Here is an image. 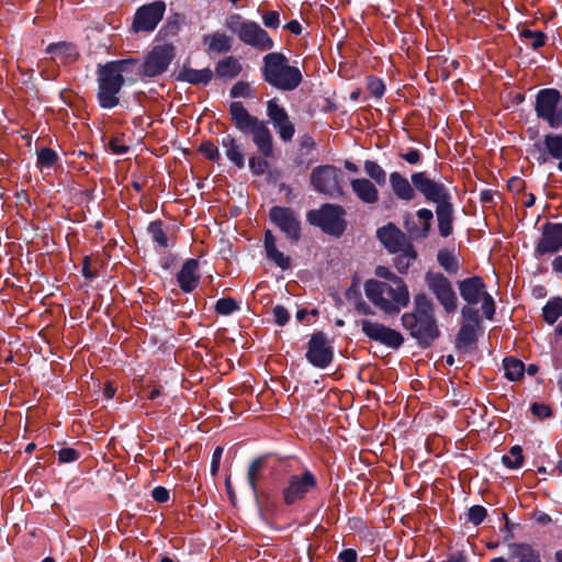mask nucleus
Segmentation results:
<instances>
[{
    "label": "nucleus",
    "mask_w": 562,
    "mask_h": 562,
    "mask_svg": "<svg viewBox=\"0 0 562 562\" xmlns=\"http://www.w3.org/2000/svg\"><path fill=\"white\" fill-rule=\"evenodd\" d=\"M520 37L526 41L533 49H538L546 44V35L540 31H531L529 29H524L520 32Z\"/></svg>",
    "instance_id": "obj_40"
},
{
    "label": "nucleus",
    "mask_w": 562,
    "mask_h": 562,
    "mask_svg": "<svg viewBox=\"0 0 562 562\" xmlns=\"http://www.w3.org/2000/svg\"><path fill=\"white\" fill-rule=\"evenodd\" d=\"M229 114L235 126L243 133H248L260 121L258 117L249 114L239 101L231 103Z\"/></svg>",
    "instance_id": "obj_23"
},
{
    "label": "nucleus",
    "mask_w": 562,
    "mask_h": 562,
    "mask_svg": "<svg viewBox=\"0 0 562 562\" xmlns=\"http://www.w3.org/2000/svg\"><path fill=\"white\" fill-rule=\"evenodd\" d=\"M262 22L266 27L278 29L280 25V15L278 11H268L262 15Z\"/></svg>",
    "instance_id": "obj_55"
},
{
    "label": "nucleus",
    "mask_w": 562,
    "mask_h": 562,
    "mask_svg": "<svg viewBox=\"0 0 562 562\" xmlns=\"http://www.w3.org/2000/svg\"><path fill=\"white\" fill-rule=\"evenodd\" d=\"M265 249L267 257L272 260L278 267L285 270L290 267V258L283 252L279 251L276 247V238L270 231L265 234Z\"/></svg>",
    "instance_id": "obj_28"
},
{
    "label": "nucleus",
    "mask_w": 562,
    "mask_h": 562,
    "mask_svg": "<svg viewBox=\"0 0 562 562\" xmlns=\"http://www.w3.org/2000/svg\"><path fill=\"white\" fill-rule=\"evenodd\" d=\"M267 115L279 137L285 143L291 142L295 133L294 124L291 122L285 109L276 99L267 102Z\"/></svg>",
    "instance_id": "obj_16"
},
{
    "label": "nucleus",
    "mask_w": 562,
    "mask_h": 562,
    "mask_svg": "<svg viewBox=\"0 0 562 562\" xmlns=\"http://www.w3.org/2000/svg\"><path fill=\"white\" fill-rule=\"evenodd\" d=\"M503 463L510 469H518L522 465L524 457L522 449L520 446H514L510 448L509 453L503 456Z\"/></svg>",
    "instance_id": "obj_42"
},
{
    "label": "nucleus",
    "mask_w": 562,
    "mask_h": 562,
    "mask_svg": "<svg viewBox=\"0 0 562 562\" xmlns=\"http://www.w3.org/2000/svg\"><path fill=\"white\" fill-rule=\"evenodd\" d=\"M317 486L316 476L311 471H304L300 474H293L288 479V483L282 490L283 502L286 505H293L303 501L308 493Z\"/></svg>",
    "instance_id": "obj_9"
},
{
    "label": "nucleus",
    "mask_w": 562,
    "mask_h": 562,
    "mask_svg": "<svg viewBox=\"0 0 562 562\" xmlns=\"http://www.w3.org/2000/svg\"><path fill=\"white\" fill-rule=\"evenodd\" d=\"M241 71V65L237 58L228 56L220 60L215 67V74L221 78H234Z\"/></svg>",
    "instance_id": "obj_33"
},
{
    "label": "nucleus",
    "mask_w": 562,
    "mask_h": 562,
    "mask_svg": "<svg viewBox=\"0 0 562 562\" xmlns=\"http://www.w3.org/2000/svg\"><path fill=\"white\" fill-rule=\"evenodd\" d=\"M311 184L317 192L330 198L342 194L339 183V169L335 166L324 165L316 167L311 172Z\"/></svg>",
    "instance_id": "obj_10"
},
{
    "label": "nucleus",
    "mask_w": 562,
    "mask_h": 562,
    "mask_svg": "<svg viewBox=\"0 0 562 562\" xmlns=\"http://www.w3.org/2000/svg\"><path fill=\"white\" fill-rule=\"evenodd\" d=\"M560 249H562V224L548 223L543 227L536 251L539 255H546L557 252Z\"/></svg>",
    "instance_id": "obj_19"
},
{
    "label": "nucleus",
    "mask_w": 562,
    "mask_h": 562,
    "mask_svg": "<svg viewBox=\"0 0 562 562\" xmlns=\"http://www.w3.org/2000/svg\"><path fill=\"white\" fill-rule=\"evenodd\" d=\"M79 452L72 448H63L58 451V460L63 463L74 462L78 460Z\"/></svg>",
    "instance_id": "obj_56"
},
{
    "label": "nucleus",
    "mask_w": 562,
    "mask_h": 562,
    "mask_svg": "<svg viewBox=\"0 0 562 562\" xmlns=\"http://www.w3.org/2000/svg\"><path fill=\"white\" fill-rule=\"evenodd\" d=\"M238 308V303L232 297L220 299L215 304V312L221 315H229Z\"/></svg>",
    "instance_id": "obj_47"
},
{
    "label": "nucleus",
    "mask_w": 562,
    "mask_h": 562,
    "mask_svg": "<svg viewBox=\"0 0 562 562\" xmlns=\"http://www.w3.org/2000/svg\"><path fill=\"white\" fill-rule=\"evenodd\" d=\"M166 4L162 1L142 5L135 13L132 30L135 33L154 31L164 18Z\"/></svg>",
    "instance_id": "obj_14"
},
{
    "label": "nucleus",
    "mask_w": 562,
    "mask_h": 562,
    "mask_svg": "<svg viewBox=\"0 0 562 562\" xmlns=\"http://www.w3.org/2000/svg\"><path fill=\"white\" fill-rule=\"evenodd\" d=\"M364 293L368 300L386 315H397L411 301L409 290L404 280L379 282L370 279L364 283Z\"/></svg>",
    "instance_id": "obj_1"
},
{
    "label": "nucleus",
    "mask_w": 562,
    "mask_h": 562,
    "mask_svg": "<svg viewBox=\"0 0 562 562\" xmlns=\"http://www.w3.org/2000/svg\"><path fill=\"white\" fill-rule=\"evenodd\" d=\"M151 496L157 503H166L169 499V491L162 486H157L153 490Z\"/></svg>",
    "instance_id": "obj_62"
},
{
    "label": "nucleus",
    "mask_w": 562,
    "mask_h": 562,
    "mask_svg": "<svg viewBox=\"0 0 562 562\" xmlns=\"http://www.w3.org/2000/svg\"><path fill=\"white\" fill-rule=\"evenodd\" d=\"M136 66L132 59L109 61L98 68V102L103 109H113L120 103V91L125 82L124 74Z\"/></svg>",
    "instance_id": "obj_2"
},
{
    "label": "nucleus",
    "mask_w": 562,
    "mask_h": 562,
    "mask_svg": "<svg viewBox=\"0 0 562 562\" xmlns=\"http://www.w3.org/2000/svg\"><path fill=\"white\" fill-rule=\"evenodd\" d=\"M417 217L424 224L420 236L426 237L430 231L434 214L429 209H420L417 211Z\"/></svg>",
    "instance_id": "obj_49"
},
{
    "label": "nucleus",
    "mask_w": 562,
    "mask_h": 562,
    "mask_svg": "<svg viewBox=\"0 0 562 562\" xmlns=\"http://www.w3.org/2000/svg\"><path fill=\"white\" fill-rule=\"evenodd\" d=\"M350 187L352 192L361 202L366 204H374L379 201V190L370 179H352Z\"/></svg>",
    "instance_id": "obj_24"
},
{
    "label": "nucleus",
    "mask_w": 562,
    "mask_h": 562,
    "mask_svg": "<svg viewBox=\"0 0 562 562\" xmlns=\"http://www.w3.org/2000/svg\"><path fill=\"white\" fill-rule=\"evenodd\" d=\"M376 235L384 247L393 254L398 252L402 247L408 245L405 235L393 224L379 228Z\"/></svg>",
    "instance_id": "obj_21"
},
{
    "label": "nucleus",
    "mask_w": 562,
    "mask_h": 562,
    "mask_svg": "<svg viewBox=\"0 0 562 562\" xmlns=\"http://www.w3.org/2000/svg\"><path fill=\"white\" fill-rule=\"evenodd\" d=\"M222 146L225 149L226 157L238 168H243L245 158L236 139L231 135H226L222 139Z\"/></svg>",
    "instance_id": "obj_32"
},
{
    "label": "nucleus",
    "mask_w": 562,
    "mask_h": 562,
    "mask_svg": "<svg viewBox=\"0 0 562 562\" xmlns=\"http://www.w3.org/2000/svg\"><path fill=\"white\" fill-rule=\"evenodd\" d=\"M250 94V87L248 83L239 81L235 83L231 90V95L233 98L238 97H248Z\"/></svg>",
    "instance_id": "obj_59"
},
{
    "label": "nucleus",
    "mask_w": 562,
    "mask_h": 562,
    "mask_svg": "<svg viewBox=\"0 0 562 562\" xmlns=\"http://www.w3.org/2000/svg\"><path fill=\"white\" fill-rule=\"evenodd\" d=\"M270 220L293 241L299 240L301 233L300 221L290 207L273 206L269 213Z\"/></svg>",
    "instance_id": "obj_17"
},
{
    "label": "nucleus",
    "mask_w": 562,
    "mask_h": 562,
    "mask_svg": "<svg viewBox=\"0 0 562 562\" xmlns=\"http://www.w3.org/2000/svg\"><path fill=\"white\" fill-rule=\"evenodd\" d=\"M461 315L463 317V324H474V326L480 325L479 312L473 307V305H465L461 310Z\"/></svg>",
    "instance_id": "obj_48"
},
{
    "label": "nucleus",
    "mask_w": 562,
    "mask_h": 562,
    "mask_svg": "<svg viewBox=\"0 0 562 562\" xmlns=\"http://www.w3.org/2000/svg\"><path fill=\"white\" fill-rule=\"evenodd\" d=\"M247 21H243L239 14H232L226 19L225 25L233 33L237 34L239 37L240 29L244 27V24Z\"/></svg>",
    "instance_id": "obj_52"
},
{
    "label": "nucleus",
    "mask_w": 562,
    "mask_h": 562,
    "mask_svg": "<svg viewBox=\"0 0 562 562\" xmlns=\"http://www.w3.org/2000/svg\"><path fill=\"white\" fill-rule=\"evenodd\" d=\"M561 315L562 299L560 296L549 300L542 308L543 319L550 325H553Z\"/></svg>",
    "instance_id": "obj_35"
},
{
    "label": "nucleus",
    "mask_w": 562,
    "mask_h": 562,
    "mask_svg": "<svg viewBox=\"0 0 562 562\" xmlns=\"http://www.w3.org/2000/svg\"><path fill=\"white\" fill-rule=\"evenodd\" d=\"M58 156L52 148H42L37 154V164L42 168H52L57 162Z\"/></svg>",
    "instance_id": "obj_46"
},
{
    "label": "nucleus",
    "mask_w": 562,
    "mask_h": 562,
    "mask_svg": "<svg viewBox=\"0 0 562 562\" xmlns=\"http://www.w3.org/2000/svg\"><path fill=\"white\" fill-rule=\"evenodd\" d=\"M390 184L395 196L403 201H412L415 198V190L409 181L400 172L390 173Z\"/></svg>",
    "instance_id": "obj_27"
},
{
    "label": "nucleus",
    "mask_w": 562,
    "mask_h": 562,
    "mask_svg": "<svg viewBox=\"0 0 562 562\" xmlns=\"http://www.w3.org/2000/svg\"><path fill=\"white\" fill-rule=\"evenodd\" d=\"M531 412L536 417L540 419L547 418L552 414L550 406L539 403L532 404Z\"/></svg>",
    "instance_id": "obj_60"
},
{
    "label": "nucleus",
    "mask_w": 562,
    "mask_h": 562,
    "mask_svg": "<svg viewBox=\"0 0 562 562\" xmlns=\"http://www.w3.org/2000/svg\"><path fill=\"white\" fill-rule=\"evenodd\" d=\"M543 144L552 158L560 159L562 157V135L548 134L543 138Z\"/></svg>",
    "instance_id": "obj_39"
},
{
    "label": "nucleus",
    "mask_w": 562,
    "mask_h": 562,
    "mask_svg": "<svg viewBox=\"0 0 562 562\" xmlns=\"http://www.w3.org/2000/svg\"><path fill=\"white\" fill-rule=\"evenodd\" d=\"M249 168L256 175H262L268 168V162L260 157H251L249 159Z\"/></svg>",
    "instance_id": "obj_57"
},
{
    "label": "nucleus",
    "mask_w": 562,
    "mask_h": 562,
    "mask_svg": "<svg viewBox=\"0 0 562 562\" xmlns=\"http://www.w3.org/2000/svg\"><path fill=\"white\" fill-rule=\"evenodd\" d=\"M438 263L448 272V273H457L459 266L451 252L448 250H439L437 255Z\"/></svg>",
    "instance_id": "obj_43"
},
{
    "label": "nucleus",
    "mask_w": 562,
    "mask_h": 562,
    "mask_svg": "<svg viewBox=\"0 0 562 562\" xmlns=\"http://www.w3.org/2000/svg\"><path fill=\"white\" fill-rule=\"evenodd\" d=\"M425 282L446 313L452 314L457 311L458 297L447 277L440 272L428 271L425 274Z\"/></svg>",
    "instance_id": "obj_6"
},
{
    "label": "nucleus",
    "mask_w": 562,
    "mask_h": 562,
    "mask_svg": "<svg viewBox=\"0 0 562 562\" xmlns=\"http://www.w3.org/2000/svg\"><path fill=\"white\" fill-rule=\"evenodd\" d=\"M203 43L207 46V50L213 53L228 52L232 47L231 38L221 32L204 35Z\"/></svg>",
    "instance_id": "obj_31"
},
{
    "label": "nucleus",
    "mask_w": 562,
    "mask_h": 562,
    "mask_svg": "<svg viewBox=\"0 0 562 562\" xmlns=\"http://www.w3.org/2000/svg\"><path fill=\"white\" fill-rule=\"evenodd\" d=\"M401 321L404 328L422 345L429 346L439 336L434 315L403 314Z\"/></svg>",
    "instance_id": "obj_7"
},
{
    "label": "nucleus",
    "mask_w": 562,
    "mask_h": 562,
    "mask_svg": "<svg viewBox=\"0 0 562 562\" xmlns=\"http://www.w3.org/2000/svg\"><path fill=\"white\" fill-rule=\"evenodd\" d=\"M508 550L510 559H516L518 562H540L539 554L529 544L512 543Z\"/></svg>",
    "instance_id": "obj_30"
},
{
    "label": "nucleus",
    "mask_w": 562,
    "mask_h": 562,
    "mask_svg": "<svg viewBox=\"0 0 562 562\" xmlns=\"http://www.w3.org/2000/svg\"><path fill=\"white\" fill-rule=\"evenodd\" d=\"M266 467V458L259 457L254 460L248 469V482L252 491L257 490V480Z\"/></svg>",
    "instance_id": "obj_41"
},
{
    "label": "nucleus",
    "mask_w": 562,
    "mask_h": 562,
    "mask_svg": "<svg viewBox=\"0 0 562 562\" xmlns=\"http://www.w3.org/2000/svg\"><path fill=\"white\" fill-rule=\"evenodd\" d=\"M344 215L345 211L341 206L325 204L319 210L310 211L307 221L329 235L340 236L346 228Z\"/></svg>",
    "instance_id": "obj_5"
},
{
    "label": "nucleus",
    "mask_w": 562,
    "mask_h": 562,
    "mask_svg": "<svg viewBox=\"0 0 562 562\" xmlns=\"http://www.w3.org/2000/svg\"><path fill=\"white\" fill-rule=\"evenodd\" d=\"M46 53L52 56L55 63L71 64L79 57L77 47L67 42L52 43L47 46Z\"/></svg>",
    "instance_id": "obj_25"
},
{
    "label": "nucleus",
    "mask_w": 562,
    "mask_h": 562,
    "mask_svg": "<svg viewBox=\"0 0 562 562\" xmlns=\"http://www.w3.org/2000/svg\"><path fill=\"white\" fill-rule=\"evenodd\" d=\"M479 326L474 324H462L457 336L458 348H469L476 340V330Z\"/></svg>",
    "instance_id": "obj_36"
},
{
    "label": "nucleus",
    "mask_w": 562,
    "mask_h": 562,
    "mask_svg": "<svg viewBox=\"0 0 562 562\" xmlns=\"http://www.w3.org/2000/svg\"><path fill=\"white\" fill-rule=\"evenodd\" d=\"M110 148L116 155H124L128 150V146L124 145L119 137H114L110 140Z\"/></svg>",
    "instance_id": "obj_63"
},
{
    "label": "nucleus",
    "mask_w": 562,
    "mask_h": 562,
    "mask_svg": "<svg viewBox=\"0 0 562 562\" xmlns=\"http://www.w3.org/2000/svg\"><path fill=\"white\" fill-rule=\"evenodd\" d=\"M436 216L440 236L448 237L453 232L454 210L451 200L437 205Z\"/></svg>",
    "instance_id": "obj_26"
},
{
    "label": "nucleus",
    "mask_w": 562,
    "mask_h": 562,
    "mask_svg": "<svg viewBox=\"0 0 562 562\" xmlns=\"http://www.w3.org/2000/svg\"><path fill=\"white\" fill-rule=\"evenodd\" d=\"M176 56L171 44L156 45L145 57L140 74L145 77H157L164 74Z\"/></svg>",
    "instance_id": "obj_8"
},
{
    "label": "nucleus",
    "mask_w": 562,
    "mask_h": 562,
    "mask_svg": "<svg viewBox=\"0 0 562 562\" xmlns=\"http://www.w3.org/2000/svg\"><path fill=\"white\" fill-rule=\"evenodd\" d=\"M338 560L339 562H356L357 552L352 549H346L339 553Z\"/></svg>",
    "instance_id": "obj_64"
},
{
    "label": "nucleus",
    "mask_w": 562,
    "mask_h": 562,
    "mask_svg": "<svg viewBox=\"0 0 562 562\" xmlns=\"http://www.w3.org/2000/svg\"><path fill=\"white\" fill-rule=\"evenodd\" d=\"M199 261L196 259H188L177 274L180 289L183 292L193 291L199 283L200 276L198 273Z\"/></svg>",
    "instance_id": "obj_22"
},
{
    "label": "nucleus",
    "mask_w": 562,
    "mask_h": 562,
    "mask_svg": "<svg viewBox=\"0 0 562 562\" xmlns=\"http://www.w3.org/2000/svg\"><path fill=\"white\" fill-rule=\"evenodd\" d=\"M505 376L510 381H518L524 376L525 364L522 361L509 357L505 358L504 361Z\"/></svg>",
    "instance_id": "obj_37"
},
{
    "label": "nucleus",
    "mask_w": 562,
    "mask_h": 562,
    "mask_svg": "<svg viewBox=\"0 0 562 562\" xmlns=\"http://www.w3.org/2000/svg\"><path fill=\"white\" fill-rule=\"evenodd\" d=\"M486 509L483 506H472L468 512V519L475 526L480 525L486 517Z\"/></svg>",
    "instance_id": "obj_51"
},
{
    "label": "nucleus",
    "mask_w": 562,
    "mask_h": 562,
    "mask_svg": "<svg viewBox=\"0 0 562 562\" xmlns=\"http://www.w3.org/2000/svg\"><path fill=\"white\" fill-rule=\"evenodd\" d=\"M362 333L371 340L378 341L386 347L397 349L403 342L402 334L392 329L381 323L372 322L370 319H362L360 322Z\"/></svg>",
    "instance_id": "obj_15"
},
{
    "label": "nucleus",
    "mask_w": 562,
    "mask_h": 562,
    "mask_svg": "<svg viewBox=\"0 0 562 562\" xmlns=\"http://www.w3.org/2000/svg\"><path fill=\"white\" fill-rule=\"evenodd\" d=\"M364 172L373 180L376 184L383 186L386 182L385 170L373 160H366L363 164Z\"/></svg>",
    "instance_id": "obj_38"
},
{
    "label": "nucleus",
    "mask_w": 562,
    "mask_h": 562,
    "mask_svg": "<svg viewBox=\"0 0 562 562\" xmlns=\"http://www.w3.org/2000/svg\"><path fill=\"white\" fill-rule=\"evenodd\" d=\"M222 454H223V448L216 447V449L213 452L212 462H211L212 475H216L218 473Z\"/></svg>",
    "instance_id": "obj_61"
},
{
    "label": "nucleus",
    "mask_w": 562,
    "mask_h": 562,
    "mask_svg": "<svg viewBox=\"0 0 562 562\" xmlns=\"http://www.w3.org/2000/svg\"><path fill=\"white\" fill-rule=\"evenodd\" d=\"M374 274L379 278V282H392L394 280H403L396 276L390 268L385 266H378L374 270Z\"/></svg>",
    "instance_id": "obj_50"
},
{
    "label": "nucleus",
    "mask_w": 562,
    "mask_h": 562,
    "mask_svg": "<svg viewBox=\"0 0 562 562\" xmlns=\"http://www.w3.org/2000/svg\"><path fill=\"white\" fill-rule=\"evenodd\" d=\"M385 86L381 79L371 78L368 82V91L375 98H381L384 93Z\"/></svg>",
    "instance_id": "obj_54"
},
{
    "label": "nucleus",
    "mask_w": 562,
    "mask_h": 562,
    "mask_svg": "<svg viewBox=\"0 0 562 562\" xmlns=\"http://www.w3.org/2000/svg\"><path fill=\"white\" fill-rule=\"evenodd\" d=\"M261 68L263 80L271 87L281 91L295 90L303 80L301 70L290 65L288 57L282 53H269L263 59Z\"/></svg>",
    "instance_id": "obj_3"
},
{
    "label": "nucleus",
    "mask_w": 562,
    "mask_h": 562,
    "mask_svg": "<svg viewBox=\"0 0 562 562\" xmlns=\"http://www.w3.org/2000/svg\"><path fill=\"white\" fill-rule=\"evenodd\" d=\"M213 77V72L210 68L204 69H192L184 68L180 71L178 78L182 81L193 83V85H206L211 81Z\"/></svg>",
    "instance_id": "obj_29"
},
{
    "label": "nucleus",
    "mask_w": 562,
    "mask_h": 562,
    "mask_svg": "<svg viewBox=\"0 0 562 562\" xmlns=\"http://www.w3.org/2000/svg\"><path fill=\"white\" fill-rule=\"evenodd\" d=\"M244 44L249 45L258 50L265 52L273 48L274 43L266 30L259 24L248 21L240 29L238 37Z\"/></svg>",
    "instance_id": "obj_18"
},
{
    "label": "nucleus",
    "mask_w": 562,
    "mask_h": 562,
    "mask_svg": "<svg viewBox=\"0 0 562 562\" xmlns=\"http://www.w3.org/2000/svg\"><path fill=\"white\" fill-rule=\"evenodd\" d=\"M416 257V250L411 244H408L402 247L398 255L394 258V266L400 273L404 274L408 271V268L412 266Z\"/></svg>",
    "instance_id": "obj_34"
},
{
    "label": "nucleus",
    "mask_w": 562,
    "mask_h": 562,
    "mask_svg": "<svg viewBox=\"0 0 562 562\" xmlns=\"http://www.w3.org/2000/svg\"><path fill=\"white\" fill-rule=\"evenodd\" d=\"M199 150L211 160H217L220 158L218 148L211 142L202 143Z\"/></svg>",
    "instance_id": "obj_53"
},
{
    "label": "nucleus",
    "mask_w": 562,
    "mask_h": 562,
    "mask_svg": "<svg viewBox=\"0 0 562 562\" xmlns=\"http://www.w3.org/2000/svg\"><path fill=\"white\" fill-rule=\"evenodd\" d=\"M258 151L265 157L273 156V138L270 130L263 121H259L249 132Z\"/></svg>",
    "instance_id": "obj_20"
},
{
    "label": "nucleus",
    "mask_w": 562,
    "mask_h": 562,
    "mask_svg": "<svg viewBox=\"0 0 562 562\" xmlns=\"http://www.w3.org/2000/svg\"><path fill=\"white\" fill-rule=\"evenodd\" d=\"M333 358L334 349L326 335L322 331L313 334L307 344V361L316 368L324 369L331 363Z\"/></svg>",
    "instance_id": "obj_12"
},
{
    "label": "nucleus",
    "mask_w": 562,
    "mask_h": 562,
    "mask_svg": "<svg viewBox=\"0 0 562 562\" xmlns=\"http://www.w3.org/2000/svg\"><path fill=\"white\" fill-rule=\"evenodd\" d=\"M562 100L557 89H541L536 98L537 115L547 121L550 127L558 128L560 122V109L558 105Z\"/></svg>",
    "instance_id": "obj_11"
},
{
    "label": "nucleus",
    "mask_w": 562,
    "mask_h": 562,
    "mask_svg": "<svg viewBox=\"0 0 562 562\" xmlns=\"http://www.w3.org/2000/svg\"><path fill=\"white\" fill-rule=\"evenodd\" d=\"M415 312L413 315H434V306L426 294H417L415 296Z\"/></svg>",
    "instance_id": "obj_45"
},
{
    "label": "nucleus",
    "mask_w": 562,
    "mask_h": 562,
    "mask_svg": "<svg viewBox=\"0 0 562 562\" xmlns=\"http://www.w3.org/2000/svg\"><path fill=\"white\" fill-rule=\"evenodd\" d=\"M458 289L461 297L469 305L482 303V313L487 319H492L495 314V302L492 295L486 291V285L481 277H471L458 282Z\"/></svg>",
    "instance_id": "obj_4"
},
{
    "label": "nucleus",
    "mask_w": 562,
    "mask_h": 562,
    "mask_svg": "<svg viewBox=\"0 0 562 562\" xmlns=\"http://www.w3.org/2000/svg\"><path fill=\"white\" fill-rule=\"evenodd\" d=\"M148 232L151 235L153 240L160 247L167 248L169 246L168 237L162 229L161 222H151L148 226Z\"/></svg>",
    "instance_id": "obj_44"
},
{
    "label": "nucleus",
    "mask_w": 562,
    "mask_h": 562,
    "mask_svg": "<svg viewBox=\"0 0 562 562\" xmlns=\"http://www.w3.org/2000/svg\"><path fill=\"white\" fill-rule=\"evenodd\" d=\"M273 316H274V322L279 325V326H284L289 318H290V314L288 312V310L281 305H277L273 307Z\"/></svg>",
    "instance_id": "obj_58"
},
{
    "label": "nucleus",
    "mask_w": 562,
    "mask_h": 562,
    "mask_svg": "<svg viewBox=\"0 0 562 562\" xmlns=\"http://www.w3.org/2000/svg\"><path fill=\"white\" fill-rule=\"evenodd\" d=\"M412 182L428 202L439 205L451 200V195L446 186L430 179L424 171L413 173Z\"/></svg>",
    "instance_id": "obj_13"
}]
</instances>
